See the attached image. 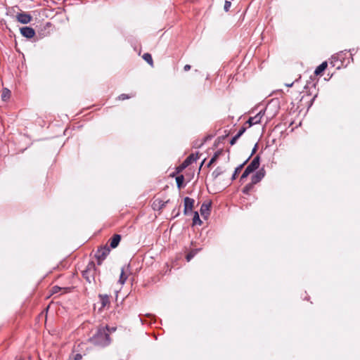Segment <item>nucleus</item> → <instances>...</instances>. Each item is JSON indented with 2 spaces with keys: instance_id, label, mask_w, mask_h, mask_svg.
Returning <instances> with one entry per match:
<instances>
[{
  "instance_id": "nucleus-35",
  "label": "nucleus",
  "mask_w": 360,
  "mask_h": 360,
  "mask_svg": "<svg viewBox=\"0 0 360 360\" xmlns=\"http://www.w3.org/2000/svg\"><path fill=\"white\" fill-rule=\"evenodd\" d=\"M191 65H186L184 67V71H188L191 70Z\"/></svg>"
},
{
  "instance_id": "nucleus-16",
  "label": "nucleus",
  "mask_w": 360,
  "mask_h": 360,
  "mask_svg": "<svg viewBox=\"0 0 360 360\" xmlns=\"http://www.w3.org/2000/svg\"><path fill=\"white\" fill-rule=\"evenodd\" d=\"M328 67V63L326 61L323 62L321 65H319L315 70L314 74L316 75H321L325 70Z\"/></svg>"
},
{
  "instance_id": "nucleus-23",
  "label": "nucleus",
  "mask_w": 360,
  "mask_h": 360,
  "mask_svg": "<svg viewBox=\"0 0 360 360\" xmlns=\"http://www.w3.org/2000/svg\"><path fill=\"white\" fill-rule=\"evenodd\" d=\"M184 181V177L183 175H179V176H176V182L177 187L179 188H181L184 186V185H183Z\"/></svg>"
},
{
  "instance_id": "nucleus-22",
  "label": "nucleus",
  "mask_w": 360,
  "mask_h": 360,
  "mask_svg": "<svg viewBox=\"0 0 360 360\" xmlns=\"http://www.w3.org/2000/svg\"><path fill=\"white\" fill-rule=\"evenodd\" d=\"M143 58L150 65L153 66V60L152 58V56L148 53H146L143 55Z\"/></svg>"
},
{
  "instance_id": "nucleus-37",
  "label": "nucleus",
  "mask_w": 360,
  "mask_h": 360,
  "mask_svg": "<svg viewBox=\"0 0 360 360\" xmlns=\"http://www.w3.org/2000/svg\"><path fill=\"white\" fill-rule=\"evenodd\" d=\"M205 161V159H204V160H202V163H201V165H200V168H201V167H202V165L204 164Z\"/></svg>"
},
{
  "instance_id": "nucleus-26",
  "label": "nucleus",
  "mask_w": 360,
  "mask_h": 360,
  "mask_svg": "<svg viewBox=\"0 0 360 360\" xmlns=\"http://www.w3.org/2000/svg\"><path fill=\"white\" fill-rule=\"evenodd\" d=\"M134 96H135V94H122L118 96V99L120 101H124L125 99H129V98H131Z\"/></svg>"
},
{
  "instance_id": "nucleus-21",
  "label": "nucleus",
  "mask_w": 360,
  "mask_h": 360,
  "mask_svg": "<svg viewBox=\"0 0 360 360\" xmlns=\"http://www.w3.org/2000/svg\"><path fill=\"white\" fill-rule=\"evenodd\" d=\"M221 154L220 151H217L214 153L213 157L210 159V162L207 164V167H211L218 159L219 155Z\"/></svg>"
},
{
  "instance_id": "nucleus-28",
  "label": "nucleus",
  "mask_w": 360,
  "mask_h": 360,
  "mask_svg": "<svg viewBox=\"0 0 360 360\" xmlns=\"http://www.w3.org/2000/svg\"><path fill=\"white\" fill-rule=\"evenodd\" d=\"M102 328H108V333L110 335L111 333H113L116 330V327H110L108 326H102Z\"/></svg>"
},
{
  "instance_id": "nucleus-12",
  "label": "nucleus",
  "mask_w": 360,
  "mask_h": 360,
  "mask_svg": "<svg viewBox=\"0 0 360 360\" xmlns=\"http://www.w3.org/2000/svg\"><path fill=\"white\" fill-rule=\"evenodd\" d=\"M262 112H259L258 114H257L254 117H250L247 123L249 124V127H251L254 124H259L261 122V119L262 117Z\"/></svg>"
},
{
  "instance_id": "nucleus-31",
  "label": "nucleus",
  "mask_w": 360,
  "mask_h": 360,
  "mask_svg": "<svg viewBox=\"0 0 360 360\" xmlns=\"http://www.w3.org/2000/svg\"><path fill=\"white\" fill-rule=\"evenodd\" d=\"M184 163L182 162L181 165H180L178 167H177V172H182L185 168H186L187 167H184Z\"/></svg>"
},
{
  "instance_id": "nucleus-14",
  "label": "nucleus",
  "mask_w": 360,
  "mask_h": 360,
  "mask_svg": "<svg viewBox=\"0 0 360 360\" xmlns=\"http://www.w3.org/2000/svg\"><path fill=\"white\" fill-rule=\"evenodd\" d=\"M198 159V153L191 154L183 162L184 163V167H188L191 165L193 162H195Z\"/></svg>"
},
{
  "instance_id": "nucleus-29",
  "label": "nucleus",
  "mask_w": 360,
  "mask_h": 360,
  "mask_svg": "<svg viewBox=\"0 0 360 360\" xmlns=\"http://www.w3.org/2000/svg\"><path fill=\"white\" fill-rule=\"evenodd\" d=\"M246 128L245 127H241V129L238 131L236 136L239 138L243 134V133L245 131Z\"/></svg>"
},
{
  "instance_id": "nucleus-19",
  "label": "nucleus",
  "mask_w": 360,
  "mask_h": 360,
  "mask_svg": "<svg viewBox=\"0 0 360 360\" xmlns=\"http://www.w3.org/2000/svg\"><path fill=\"white\" fill-rule=\"evenodd\" d=\"M248 160H245L243 164L238 166L231 176V180L233 181L236 179L237 175L240 172L241 169L244 167V165L247 163Z\"/></svg>"
},
{
  "instance_id": "nucleus-11",
  "label": "nucleus",
  "mask_w": 360,
  "mask_h": 360,
  "mask_svg": "<svg viewBox=\"0 0 360 360\" xmlns=\"http://www.w3.org/2000/svg\"><path fill=\"white\" fill-rule=\"evenodd\" d=\"M129 269V264L122 268L121 274L119 279L120 284H124L128 278L127 270Z\"/></svg>"
},
{
  "instance_id": "nucleus-33",
  "label": "nucleus",
  "mask_w": 360,
  "mask_h": 360,
  "mask_svg": "<svg viewBox=\"0 0 360 360\" xmlns=\"http://www.w3.org/2000/svg\"><path fill=\"white\" fill-rule=\"evenodd\" d=\"M82 359V356L80 354H77L75 356V360H81Z\"/></svg>"
},
{
  "instance_id": "nucleus-34",
  "label": "nucleus",
  "mask_w": 360,
  "mask_h": 360,
  "mask_svg": "<svg viewBox=\"0 0 360 360\" xmlns=\"http://www.w3.org/2000/svg\"><path fill=\"white\" fill-rule=\"evenodd\" d=\"M60 288L58 286H54L52 288V290H53V293H56V292H58V291L60 290Z\"/></svg>"
},
{
  "instance_id": "nucleus-18",
  "label": "nucleus",
  "mask_w": 360,
  "mask_h": 360,
  "mask_svg": "<svg viewBox=\"0 0 360 360\" xmlns=\"http://www.w3.org/2000/svg\"><path fill=\"white\" fill-rule=\"evenodd\" d=\"M254 186L255 185L252 182H250L243 187L242 192L245 195H250V193L252 191Z\"/></svg>"
},
{
  "instance_id": "nucleus-15",
  "label": "nucleus",
  "mask_w": 360,
  "mask_h": 360,
  "mask_svg": "<svg viewBox=\"0 0 360 360\" xmlns=\"http://www.w3.org/2000/svg\"><path fill=\"white\" fill-rule=\"evenodd\" d=\"M98 297L101 301V308H105L110 304V297L108 295L100 294Z\"/></svg>"
},
{
  "instance_id": "nucleus-32",
  "label": "nucleus",
  "mask_w": 360,
  "mask_h": 360,
  "mask_svg": "<svg viewBox=\"0 0 360 360\" xmlns=\"http://www.w3.org/2000/svg\"><path fill=\"white\" fill-rule=\"evenodd\" d=\"M172 214H174V217H176L179 216V214H180V207L178 208V210H176H176H175V209H174V210H173V211H172Z\"/></svg>"
},
{
  "instance_id": "nucleus-7",
  "label": "nucleus",
  "mask_w": 360,
  "mask_h": 360,
  "mask_svg": "<svg viewBox=\"0 0 360 360\" xmlns=\"http://www.w3.org/2000/svg\"><path fill=\"white\" fill-rule=\"evenodd\" d=\"M265 176V170L264 168L258 170L255 174H254L251 177V182L255 185L259 183Z\"/></svg>"
},
{
  "instance_id": "nucleus-30",
  "label": "nucleus",
  "mask_w": 360,
  "mask_h": 360,
  "mask_svg": "<svg viewBox=\"0 0 360 360\" xmlns=\"http://www.w3.org/2000/svg\"><path fill=\"white\" fill-rule=\"evenodd\" d=\"M238 139H239V137H238V136H237L236 135H235V136L231 139V141H230V144H231V145H232V146H233V145H234V144L236 143V141H237V140H238Z\"/></svg>"
},
{
  "instance_id": "nucleus-20",
  "label": "nucleus",
  "mask_w": 360,
  "mask_h": 360,
  "mask_svg": "<svg viewBox=\"0 0 360 360\" xmlns=\"http://www.w3.org/2000/svg\"><path fill=\"white\" fill-rule=\"evenodd\" d=\"M224 172V170L221 167H218L213 171L212 176H213L214 179H217Z\"/></svg>"
},
{
  "instance_id": "nucleus-36",
  "label": "nucleus",
  "mask_w": 360,
  "mask_h": 360,
  "mask_svg": "<svg viewBox=\"0 0 360 360\" xmlns=\"http://www.w3.org/2000/svg\"><path fill=\"white\" fill-rule=\"evenodd\" d=\"M257 149V144H255V146L254 148L252 149V151L251 155H252L254 153H256Z\"/></svg>"
},
{
  "instance_id": "nucleus-8",
  "label": "nucleus",
  "mask_w": 360,
  "mask_h": 360,
  "mask_svg": "<svg viewBox=\"0 0 360 360\" xmlns=\"http://www.w3.org/2000/svg\"><path fill=\"white\" fill-rule=\"evenodd\" d=\"M21 34L27 38L31 39L35 35V31L30 27H23L20 29Z\"/></svg>"
},
{
  "instance_id": "nucleus-25",
  "label": "nucleus",
  "mask_w": 360,
  "mask_h": 360,
  "mask_svg": "<svg viewBox=\"0 0 360 360\" xmlns=\"http://www.w3.org/2000/svg\"><path fill=\"white\" fill-rule=\"evenodd\" d=\"M11 91L7 89H5L3 92H2V94H1V98L3 101H7L10 96H11Z\"/></svg>"
},
{
  "instance_id": "nucleus-10",
  "label": "nucleus",
  "mask_w": 360,
  "mask_h": 360,
  "mask_svg": "<svg viewBox=\"0 0 360 360\" xmlns=\"http://www.w3.org/2000/svg\"><path fill=\"white\" fill-rule=\"evenodd\" d=\"M121 236L120 234H115L112 236V238H110L109 241H110V246L111 248H116L120 240H121Z\"/></svg>"
},
{
  "instance_id": "nucleus-38",
  "label": "nucleus",
  "mask_w": 360,
  "mask_h": 360,
  "mask_svg": "<svg viewBox=\"0 0 360 360\" xmlns=\"http://www.w3.org/2000/svg\"><path fill=\"white\" fill-rule=\"evenodd\" d=\"M16 360H23V359H16Z\"/></svg>"
},
{
  "instance_id": "nucleus-4",
  "label": "nucleus",
  "mask_w": 360,
  "mask_h": 360,
  "mask_svg": "<svg viewBox=\"0 0 360 360\" xmlns=\"http://www.w3.org/2000/svg\"><path fill=\"white\" fill-rule=\"evenodd\" d=\"M110 252V249L107 245L99 248L96 250V252L95 253V257L97 259V262H98V265H101L102 264L103 261L109 255Z\"/></svg>"
},
{
  "instance_id": "nucleus-2",
  "label": "nucleus",
  "mask_w": 360,
  "mask_h": 360,
  "mask_svg": "<svg viewBox=\"0 0 360 360\" xmlns=\"http://www.w3.org/2000/svg\"><path fill=\"white\" fill-rule=\"evenodd\" d=\"M98 271L99 272L94 262H90L86 268L82 271V276L87 282L91 283L92 281L96 282L95 277Z\"/></svg>"
},
{
  "instance_id": "nucleus-6",
  "label": "nucleus",
  "mask_w": 360,
  "mask_h": 360,
  "mask_svg": "<svg viewBox=\"0 0 360 360\" xmlns=\"http://www.w3.org/2000/svg\"><path fill=\"white\" fill-rule=\"evenodd\" d=\"M184 214L185 215H187V214H188V213L192 211L193 206H194L195 200L193 198H191L189 197H186V198H184Z\"/></svg>"
},
{
  "instance_id": "nucleus-1",
  "label": "nucleus",
  "mask_w": 360,
  "mask_h": 360,
  "mask_svg": "<svg viewBox=\"0 0 360 360\" xmlns=\"http://www.w3.org/2000/svg\"><path fill=\"white\" fill-rule=\"evenodd\" d=\"M110 338L107 328L99 327L96 333L90 338V342L96 346L105 347L110 343Z\"/></svg>"
},
{
  "instance_id": "nucleus-9",
  "label": "nucleus",
  "mask_w": 360,
  "mask_h": 360,
  "mask_svg": "<svg viewBox=\"0 0 360 360\" xmlns=\"http://www.w3.org/2000/svg\"><path fill=\"white\" fill-rule=\"evenodd\" d=\"M169 202V200L163 201L161 199H155L153 202L152 207L153 210H162Z\"/></svg>"
},
{
  "instance_id": "nucleus-17",
  "label": "nucleus",
  "mask_w": 360,
  "mask_h": 360,
  "mask_svg": "<svg viewBox=\"0 0 360 360\" xmlns=\"http://www.w3.org/2000/svg\"><path fill=\"white\" fill-rule=\"evenodd\" d=\"M202 248H196L191 250L186 256L187 262H190L199 252Z\"/></svg>"
},
{
  "instance_id": "nucleus-24",
  "label": "nucleus",
  "mask_w": 360,
  "mask_h": 360,
  "mask_svg": "<svg viewBox=\"0 0 360 360\" xmlns=\"http://www.w3.org/2000/svg\"><path fill=\"white\" fill-rule=\"evenodd\" d=\"M202 224V221L200 219L199 214L198 212H194L193 218V224L196 225L199 224L200 225Z\"/></svg>"
},
{
  "instance_id": "nucleus-13",
  "label": "nucleus",
  "mask_w": 360,
  "mask_h": 360,
  "mask_svg": "<svg viewBox=\"0 0 360 360\" xmlns=\"http://www.w3.org/2000/svg\"><path fill=\"white\" fill-rule=\"evenodd\" d=\"M211 203H202L200 210V214L205 218H207L210 214Z\"/></svg>"
},
{
  "instance_id": "nucleus-5",
  "label": "nucleus",
  "mask_w": 360,
  "mask_h": 360,
  "mask_svg": "<svg viewBox=\"0 0 360 360\" xmlns=\"http://www.w3.org/2000/svg\"><path fill=\"white\" fill-rule=\"evenodd\" d=\"M15 18L18 22H30L33 20V17L30 13L23 11L18 13Z\"/></svg>"
},
{
  "instance_id": "nucleus-3",
  "label": "nucleus",
  "mask_w": 360,
  "mask_h": 360,
  "mask_svg": "<svg viewBox=\"0 0 360 360\" xmlns=\"http://www.w3.org/2000/svg\"><path fill=\"white\" fill-rule=\"evenodd\" d=\"M260 164V158L259 155H257L255 156L252 162L247 166L245 171L242 174L240 178V182L243 183L245 179H246L250 174L255 172L257 169L259 168Z\"/></svg>"
},
{
  "instance_id": "nucleus-27",
  "label": "nucleus",
  "mask_w": 360,
  "mask_h": 360,
  "mask_svg": "<svg viewBox=\"0 0 360 360\" xmlns=\"http://www.w3.org/2000/svg\"><path fill=\"white\" fill-rule=\"evenodd\" d=\"M231 6V1L229 0H226L224 3V9L225 11H229Z\"/></svg>"
}]
</instances>
